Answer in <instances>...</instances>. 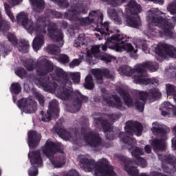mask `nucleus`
<instances>
[{
	"label": "nucleus",
	"mask_w": 176,
	"mask_h": 176,
	"mask_svg": "<svg viewBox=\"0 0 176 176\" xmlns=\"http://www.w3.org/2000/svg\"><path fill=\"white\" fill-rule=\"evenodd\" d=\"M16 20L30 34H32L34 31H36L37 35L33 40L32 44L33 49L35 52H38L43 46L45 43L44 36L46 35V30H47L50 38L58 44L57 47L54 45H48L47 47V52L50 54H57L60 53V47H63L64 45V40L63 39L64 35L61 30H57V26L56 25L50 23L47 18L44 20L40 18L36 24L34 25L32 21L28 19V14L24 12H21L16 15Z\"/></svg>",
	"instance_id": "nucleus-1"
},
{
	"label": "nucleus",
	"mask_w": 176,
	"mask_h": 176,
	"mask_svg": "<svg viewBox=\"0 0 176 176\" xmlns=\"http://www.w3.org/2000/svg\"><path fill=\"white\" fill-rule=\"evenodd\" d=\"M58 148V147L52 140H48L41 150H36L29 153L28 157L32 166L29 169V175H38V169L36 168L41 167L42 164H43V157L45 155L50 159L52 166L55 168L63 167L65 164V155L63 154L60 157L56 158L53 157Z\"/></svg>",
	"instance_id": "nucleus-2"
},
{
	"label": "nucleus",
	"mask_w": 176,
	"mask_h": 176,
	"mask_svg": "<svg viewBox=\"0 0 176 176\" xmlns=\"http://www.w3.org/2000/svg\"><path fill=\"white\" fill-rule=\"evenodd\" d=\"M125 131L126 133V135L122 138V142L125 144V148L131 151V155L133 157H135V162L138 166L145 168L148 163L144 158L140 157V155H144V151L141 148L135 146V140L133 139L131 136L127 135L128 134L133 135V133H135L138 137H140L142 132V125L136 122L128 121L125 126Z\"/></svg>",
	"instance_id": "nucleus-3"
},
{
	"label": "nucleus",
	"mask_w": 176,
	"mask_h": 176,
	"mask_svg": "<svg viewBox=\"0 0 176 176\" xmlns=\"http://www.w3.org/2000/svg\"><path fill=\"white\" fill-rule=\"evenodd\" d=\"M54 130L58 133L59 137L65 141H72L74 144H82L85 142L90 145L91 148H98L101 146V138L100 135L93 132L86 133V129H82L81 133H78V129H74L70 132H67L64 128L54 127Z\"/></svg>",
	"instance_id": "nucleus-4"
},
{
	"label": "nucleus",
	"mask_w": 176,
	"mask_h": 176,
	"mask_svg": "<svg viewBox=\"0 0 176 176\" xmlns=\"http://www.w3.org/2000/svg\"><path fill=\"white\" fill-rule=\"evenodd\" d=\"M165 17V19H163ZM148 34L155 36L160 35H171V30L175 23H171V20L166 19L165 14L160 11L151 10L148 11Z\"/></svg>",
	"instance_id": "nucleus-5"
},
{
	"label": "nucleus",
	"mask_w": 176,
	"mask_h": 176,
	"mask_svg": "<svg viewBox=\"0 0 176 176\" xmlns=\"http://www.w3.org/2000/svg\"><path fill=\"white\" fill-rule=\"evenodd\" d=\"M148 69L151 72H155L159 69V65L155 62L148 61L142 65H136L135 69H131L129 66H123L122 70L126 76H131L133 75L135 83H140V85H154V86L159 85V80L155 78H146L144 76L143 72L145 69Z\"/></svg>",
	"instance_id": "nucleus-6"
},
{
	"label": "nucleus",
	"mask_w": 176,
	"mask_h": 176,
	"mask_svg": "<svg viewBox=\"0 0 176 176\" xmlns=\"http://www.w3.org/2000/svg\"><path fill=\"white\" fill-rule=\"evenodd\" d=\"M78 160L84 171L91 172L94 170L96 176H117L116 173L113 171V168L109 165L107 159H101L98 164H96L94 160L85 155H79Z\"/></svg>",
	"instance_id": "nucleus-7"
},
{
	"label": "nucleus",
	"mask_w": 176,
	"mask_h": 176,
	"mask_svg": "<svg viewBox=\"0 0 176 176\" xmlns=\"http://www.w3.org/2000/svg\"><path fill=\"white\" fill-rule=\"evenodd\" d=\"M117 91L120 94V96H123L124 101L127 107H132V105H134L140 112L144 111V105L146 100L155 101V100H157V98L162 97V94L157 89H150L148 92L138 91L137 96L139 99H136L133 102L131 96H130L129 94L126 93L123 89L120 88Z\"/></svg>",
	"instance_id": "nucleus-8"
},
{
	"label": "nucleus",
	"mask_w": 176,
	"mask_h": 176,
	"mask_svg": "<svg viewBox=\"0 0 176 176\" xmlns=\"http://www.w3.org/2000/svg\"><path fill=\"white\" fill-rule=\"evenodd\" d=\"M80 13H87V8L83 7V5L77 1H73V5L72 6L71 10L69 11V16H70L72 19H74V20H78L81 25H87V24H90V23H93V21H94V19H98V16H101L100 12L92 11L89 12V17L81 19L78 18V16H79Z\"/></svg>",
	"instance_id": "nucleus-9"
},
{
	"label": "nucleus",
	"mask_w": 176,
	"mask_h": 176,
	"mask_svg": "<svg viewBox=\"0 0 176 176\" xmlns=\"http://www.w3.org/2000/svg\"><path fill=\"white\" fill-rule=\"evenodd\" d=\"M151 131L153 134H160L161 140H155L153 142V146L155 152L160 156L159 159L162 160V157H160L159 153L163 152L166 149V140H167L166 134L170 133V128L165 125H160L157 122H154Z\"/></svg>",
	"instance_id": "nucleus-10"
},
{
	"label": "nucleus",
	"mask_w": 176,
	"mask_h": 176,
	"mask_svg": "<svg viewBox=\"0 0 176 176\" xmlns=\"http://www.w3.org/2000/svg\"><path fill=\"white\" fill-rule=\"evenodd\" d=\"M141 12V6L134 0L129 1L126 8V25L132 28H138L141 25V19L138 13Z\"/></svg>",
	"instance_id": "nucleus-11"
},
{
	"label": "nucleus",
	"mask_w": 176,
	"mask_h": 176,
	"mask_svg": "<svg viewBox=\"0 0 176 176\" xmlns=\"http://www.w3.org/2000/svg\"><path fill=\"white\" fill-rule=\"evenodd\" d=\"M124 39V36L123 34L116 35V38L109 40L111 43V47L116 50V52H127V53H133L131 57L135 58L137 56L138 50H134V47L130 43H124L122 41Z\"/></svg>",
	"instance_id": "nucleus-12"
},
{
	"label": "nucleus",
	"mask_w": 176,
	"mask_h": 176,
	"mask_svg": "<svg viewBox=\"0 0 176 176\" xmlns=\"http://www.w3.org/2000/svg\"><path fill=\"white\" fill-rule=\"evenodd\" d=\"M155 52L162 58H166L167 56L175 58L176 49L165 43H159L155 49Z\"/></svg>",
	"instance_id": "nucleus-13"
},
{
	"label": "nucleus",
	"mask_w": 176,
	"mask_h": 176,
	"mask_svg": "<svg viewBox=\"0 0 176 176\" xmlns=\"http://www.w3.org/2000/svg\"><path fill=\"white\" fill-rule=\"evenodd\" d=\"M18 107L25 113H33L36 111V102L32 99L23 98L18 101Z\"/></svg>",
	"instance_id": "nucleus-14"
},
{
	"label": "nucleus",
	"mask_w": 176,
	"mask_h": 176,
	"mask_svg": "<svg viewBox=\"0 0 176 176\" xmlns=\"http://www.w3.org/2000/svg\"><path fill=\"white\" fill-rule=\"evenodd\" d=\"M103 102H105L109 107H114L121 111L124 109V104L122 102L119 96L116 95L111 96L109 94H104L103 95Z\"/></svg>",
	"instance_id": "nucleus-15"
},
{
	"label": "nucleus",
	"mask_w": 176,
	"mask_h": 176,
	"mask_svg": "<svg viewBox=\"0 0 176 176\" xmlns=\"http://www.w3.org/2000/svg\"><path fill=\"white\" fill-rule=\"evenodd\" d=\"M28 144L29 147L36 148V146L39 145V142H41V140L42 138L41 133H38V132L35 131H30L28 133Z\"/></svg>",
	"instance_id": "nucleus-16"
},
{
	"label": "nucleus",
	"mask_w": 176,
	"mask_h": 176,
	"mask_svg": "<svg viewBox=\"0 0 176 176\" xmlns=\"http://www.w3.org/2000/svg\"><path fill=\"white\" fill-rule=\"evenodd\" d=\"M93 75L95 76L96 79V82L98 85H101L104 80L102 78V76L104 75L106 78H112V74L109 73V70L104 69H94L91 70Z\"/></svg>",
	"instance_id": "nucleus-17"
},
{
	"label": "nucleus",
	"mask_w": 176,
	"mask_h": 176,
	"mask_svg": "<svg viewBox=\"0 0 176 176\" xmlns=\"http://www.w3.org/2000/svg\"><path fill=\"white\" fill-rule=\"evenodd\" d=\"M38 63H40V64H45L44 66H42V69H38L37 70L38 76H43L46 75V74L53 71V65L52 64V62L46 60V58H41L38 60Z\"/></svg>",
	"instance_id": "nucleus-18"
},
{
	"label": "nucleus",
	"mask_w": 176,
	"mask_h": 176,
	"mask_svg": "<svg viewBox=\"0 0 176 176\" xmlns=\"http://www.w3.org/2000/svg\"><path fill=\"white\" fill-rule=\"evenodd\" d=\"M162 160V168L166 173H168L170 170L168 168L171 167V164L174 167V171H176V158L173 155H165Z\"/></svg>",
	"instance_id": "nucleus-19"
},
{
	"label": "nucleus",
	"mask_w": 176,
	"mask_h": 176,
	"mask_svg": "<svg viewBox=\"0 0 176 176\" xmlns=\"http://www.w3.org/2000/svg\"><path fill=\"white\" fill-rule=\"evenodd\" d=\"M160 109L162 116H168V115H176V109L174 106L168 102H164L160 105Z\"/></svg>",
	"instance_id": "nucleus-20"
},
{
	"label": "nucleus",
	"mask_w": 176,
	"mask_h": 176,
	"mask_svg": "<svg viewBox=\"0 0 176 176\" xmlns=\"http://www.w3.org/2000/svg\"><path fill=\"white\" fill-rule=\"evenodd\" d=\"M56 96L63 101L69 100V98L72 97V89H71V88L60 87L56 90Z\"/></svg>",
	"instance_id": "nucleus-21"
},
{
	"label": "nucleus",
	"mask_w": 176,
	"mask_h": 176,
	"mask_svg": "<svg viewBox=\"0 0 176 176\" xmlns=\"http://www.w3.org/2000/svg\"><path fill=\"white\" fill-rule=\"evenodd\" d=\"M89 98H87V97L83 96V95L79 94L77 99L73 102V104L72 105V108L73 110L71 111V112H78V111L80 109L82 102H87Z\"/></svg>",
	"instance_id": "nucleus-22"
},
{
	"label": "nucleus",
	"mask_w": 176,
	"mask_h": 176,
	"mask_svg": "<svg viewBox=\"0 0 176 176\" xmlns=\"http://www.w3.org/2000/svg\"><path fill=\"white\" fill-rule=\"evenodd\" d=\"M95 123H96V124H101L106 134L107 138H108L109 140H113V137L109 136V134H112V132L111 131V130H112V126L111 124L108 123V122L107 121H101V120H97L96 118Z\"/></svg>",
	"instance_id": "nucleus-23"
},
{
	"label": "nucleus",
	"mask_w": 176,
	"mask_h": 176,
	"mask_svg": "<svg viewBox=\"0 0 176 176\" xmlns=\"http://www.w3.org/2000/svg\"><path fill=\"white\" fill-rule=\"evenodd\" d=\"M107 13L110 16V17H111V19L114 20L116 24H122V19H120V17L123 16V12H116V10H115L114 9L109 8L107 10Z\"/></svg>",
	"instance_id": "nucleus-24"
},
{
	"label": "nucleus",
	"mask_w": 176,
	"mask_h": 176,
	"mask_svg": "<svg viewBox=\"0 0 176 176\" xmlns=\"http://www.w3.org/2000/svg\"><path fill=\"white\" fill-rule=\"evenodd\" d=\"M133 164L130 160H127L124 164V170L128 173L130 176H137L138 175V169L135 167L130 166Z\"/></svg>",
	"instance_id": "nucleus-25"
},
{
	"label": "nucleus",
	"mask_w": 176,
	"mask_h": 176,
	"mask_svg": "<svg viewBox=\"0 0 176 176\" xmlns=\"http://www.w3.org/2000/svg\"><path fill=\"white\" fill-rule=\"evenodd\" d=\"M35 12H42L45 9V2L43 0H30Z\"/></svg>",
	"instance_id": "nucleus-26"
},
{
	"label": "nucleus",
	"mask_w": 176,
	"mask_h": 176,
	"mask_svg": "<svg viewBox=\"0 0 176 176\" xmlns=\"http://www.w3.org/2000/svg\"><path fill=\"white\" fill-rule=\"evenodd\" d=\"M89 38L86 37L85 34H79L78 38L76 40L74 46L75 47L85 46V45H87V43H89Z\"/></svg>",
	"instance_id": "nucleus-27"
},
{
	"label": "nucleus",
	"mask_w": 176,
	"mask_h": 176,
	"mask_svg": "<svg viewBox=\"0 0 176 176\" xmlns=\"http://www.w3.org/2000/svg\"><path fill=\"white\" fill-rule=\"evenodd\" d=\"M50 112H52L56 118H58V112L60 110L58 109V102L56 100H53L50 102L49 110Z\"/></svg>",
	"instance_id": "nucleus-28"
},
{
	"label": "nucleus",
	"mask_w": 176,
	"mask_h": 176,
	"mask_svg": "<svg viewBox=\"0 0 176 176\" xmlns=\"http://www.w3.org/2000/svg\"><path fill=\"white\" fill-rule=\"evenodd\" d=\"M39 116L43 122H50L53 118L57 119L54 113H52L50 110H48L45 115L43 114V111H41Z\"/></svg>",
	"instance_id": "nucleus-29"
},
{
	"label": "nucleus",
	"mask_w": 176,
	"mask_h": 176,
	"mask_svg": "<svg viewBox=\"0 0 176 176\" xmlns=\"http://www.w3.org/2000/svg\"><path fill=\"white\" fill-rule=\"evenodd\" d=\"M100 32L102 34V38H104V39H107V38L109 36V33H108L109 32V28L107 22H105L101 25Z\"/></svg>",
	"instance_id": "nucleus-30"
},
{
	"label": "nucleus",
	"mask_w": 176,
	"mask_h": 176,
	"mask_svg": "<svg viewBox=\"0 0 176 176\" xmlns=\"http://www.w3.org/2000/svg\"><path fill=\"white\" fill-rule=\"evenodd\" d=\"M166 93L168 96H173L175 102H176V87L171 84H167L166 85Z\"/></svg>",
	"instance_id": "nucleus-31"
},
{
	"label": "nucleus",
	"mask_w": 176,
	"mask_h": 176,
	"mask_svg": "<svg viewBox=\"0 0 176 176\" xmlns=\"http://www.w3.org/2000/svg\"><path fill=\"white\" fill-rule=\"evenodd\" d=\"M98 53H100V45H94L91 47L90 51H87V58L90 61V58H93V56H96Z\"/></svg>",
	"instance_id": "nucleus-32"
},
{
	"label": "nucleus",
	"mask_w": 176,
	"mask_h": 176,
	"mask_svg": "<svg viewBox=\"0 0 176 176\" xmlns=\"http://www.w3.org/2000/svg\"><path fill=\"white\" fill-rule=\"evenodd\" d=\"M85 89H88L89 90H91V89H94V82H93V77L91 76L88 75L85 78V83L84 84Z\"/></svg>",
	"instance_id": "nucleus-33"
},
{
	"label": "nucleus",
	"mask_w": 176,
	"mask_h": 176,
	"mask_svg": "<svg viewBox=\"0 0 176 176\" xmlns=\"http://www.w3.org/2000/svg\"><path fill=\"white\" fill-rule=\"evenodd\" d=\"M28 47H30V44H28V41H23L19 44V52H22V53H28Z\"/></svg>",
	"instance_id": "nucleus-34"
},
{
	"label": "nucleus",
	"mask_w": 176,
	"mask_h": 176,
	"mask_svg": "<svg viewBox=\"0 0 176 176\" xmlns=\"http://www.w3.org/2000/svg\"><path fill=\"white\" fill-rule=\"evenodd\" d=\"M56 74L58 76H59L60 78H62V79L65 80V82L66 83V85H71V81L68 80V78H67V75L65 74V73L63 69H57Z\"/></svg>",
	"instance_id": "nucleus-35"
},
{
	"label": "nucleus",
	"mask_w": 176,
	"mask_h": 176,
	"mask_svg": "<svg viewBox=\"0 0 176 176\" xmlns=\"http://www.w3.org/2000/svg\"><path fill=\"white\" fill-rule=\"evenodd\" d=\"M10 90L12 94H19V93L21 91V87L20 86L19 83H12Z\"/></svg>",
	"instance_id": "nucleus-36"
},
{
	"label": "nucleus",
	"mask_w": 176,
	"mask_h": 176,
	"mask_svg": "<svg viewBox=\"0 0 176 176\" xmlns=\"http://www.w3.org/2000/svg\"><path fill=\"white\" fill-rule=\"evenodd\" d=\"M2 19V14H1L0 12V30H2L3 31H8L9 28H10V23L6 21H1Z\"/></svg>",
	"instance_id": "nucleus-37"
},
{
	"label": "nucleus",
	"mask_w": 176,
	"mask_h": 176,
	"mask_svg": "<svg viewBox=\"0 0 176 176\" xmlns=\"http://www.w3.org/2000/svg\"><path fill=\"white\" fill-rule=\"evenodd\" d=\"M4 9L7 16H9L11 21L13 23L14 21V15H13V12L10 10V6L7 3H4Z\"/></svg>",
	"instance_id": "nucleus-38"
},
{
	"label": "nucleus",
	"mask_w": 176,
	"mask_h": 176,
	"mask_svg": "<svg viewBox=\"0 0 176 176\" xmlns=\"http://www.w3.org/2000/svg\"><path fill=\"white\" fill-rule=\"evenodd\" d=\"M104 39H106L107 41L104 45H102V50H103V52H105L107 50V47L113 49L111 45H112V43H111L109 41H112V39H116V35L112 36L111 38L107 37V38Z\"/></svg>",
	"instance_id": "nucleus-39"
},
{
	"label": "nucleus",
	"mask_w": 176,
	"mask_h": 176,
	"mask_svg": "<svg viewBox=\"0 0 176 176\" xmlns=\"http://www.w3.org/2000/svg\"><path fill=\"white\" fill-rule=\"evenodd\" d=\"M167 10L170 12V14H176V0L168 4Z\"/></svg>",
	"instance_id": "nucleus-40"
},
{
	"label": "nucleus",
	"mask_w": 176,
	"mask_h": 176,
	"mask_svg": "<svg viewBox=\"0 0 176 176\" xmlns=\"http://www.w3.org/2000/svg\"><path fill=\"white\" fill-rule=\"evenodd\" d=\"M104 2H107L112 6H119L123 3L126 0H102Z\"/></svg>",
	"instance_id": "nucleus-41"
},
{
	"label": "nucleus",
	"mask_w": 176,
	"mask_h": 176,
	"mask_svg": "<svg viewBox=\"0 0 176 176\" xmlns=\"http://www.w3.org/2000/svg\"><path fill=\"white\" fill-rule=\"evenodd\" d=\"M24 66L28 69V71H32V69L35 68V63H34V60H29L24 63Z\"/></svg>",
	"instance_id": "nucleus-42"
},
{
	"label": "nucleus",
	"mask_w": 176,
	"mask_h": 176,
	"mask_svg": "<svg viewBox=\"0 0 176 176\" xmlns=\"http://www.w3.org/2000/svg\"><path fill=\"white\" fill-rule=\"evenodd\" d=\"M71 76L74 83H79V82H80V73H72Z\"/></svg>",
	"instance_id": "nucleus-43"
},
{
	"label": "nucleus",
	"mask_w": 176,
	"mask_h": 176,
	"mask_svg": "<svg viewBox=\"0 0 176 176\" xmlns=\"http://www.w3.org/2000/svg\"><path fill=\"white\" fill-rule=\"evenodd\" d=\"M16 74L17 75V76H19V78H21L22 79L27 76V73L25 72V70L23 68L18 69L16 71Z\"/></svg>",
	"instance_id": "nucleus-44"
},
{
	"label": "nucleus",
	"mask_w": 176,
	"mask_h": 176,
	"mask_svg": "<svg viewBox=\"0 0 176 176\" xmlns=\"http://www.w3.org/2000/svg\"><path fill=\"white\" fill-rule=\"evenodd\" d=\"M58 60L63 64H67V63H69V58L65 54H61L58 57Z\"/></svg>",
	"instance_id": "nucleus-45"
},
{
	"label": "nucleus",
	"mask_w": 176,
	"mask_h": 176,
	"mask_svg": "<svg viewBox=\"0 0 176 176\" xmlns=\"http://www.w3.org/2000/svg\"><path fill=\"white\" fill-rule=\"evenodd\" d=\"M8 41L13 43V45H17V39H16V36L12 33H8L7 35Z\"/></svg>",
	"instance_id": "nucleus-46"
},
{
	"label": "nucleus",
	"mask_w": 176,
	"mask_h": 176,
	"mask_svg": "<svg viewBox=\"0 0 176 176\" xmlns=\"http://www.w3.org/2000/svg\"><path fill=\"white\" fill-rule=\"evenodd\" d=\"M35 97L38 100L40 105H41V107H43V104H45V98H43V96H42V94H41L36 93L35 94Z\"/></svg>",
	"instance_id": "nucleus-47"
},
{
	"label": "nucleus",
	"mask_w": 176,
	"mask_h": 176,
	"mask_svg": "<svg viewBox=\"0 0 176 176\" xmlns=\"http://www.w3.org/2000/svg\"><path fill=\"white\" fill-rule=\"evenodd\" d=\"M55 3H57V5H59V6H65L67 8L68 6V1L67 0H52Z\"/></svg>",
	"instance_id": "nucleus-48"
},
{
	"label": "nucleus",
	"mask_w": 176,
	"mask_h": 176,
	"mask_svg": "<svg viewBox=\"0 0 176 176\" xmlns=\"http://www.w3.org/2000/svg\"><path fill=\"white\" fill-rule=\"evenodd\" d=\"M80 63H81V60H79L78 59H74L69 63V67L70 68H74V67H78V65H79Z\"/></svg>",
	"instance_id": "nucleus-49"
},
{
	"label": "nucleus",
	"mask_w": 176,
	"mask_h": 176,
	"mask_svg": "<svg viewBox=\"0 0 176 176\" xmlns=\"http://www.w3.org/2000/svg\"><path fill=\"white\" fill-rule=\"evenodd\" d=\"M8 3L12 6H16V5H19L21 2H23V0H7Z\"/></svg>",
	"instance_id": "nucleus-50"
},
{
	"label": "nucleus",
	"mask_w": 176,
	"mask_h": 176,
	"mask_svg": "<svg viewBox=\"0 0 176 176\" xmlns=\"http://www.w3.org/2000/svg\"><path fill=\"white\" fill-rule=\"evenodd\" d=\"M53 176H58L57 175H54ZM67 176H79L78 171L75 170H71L67 173Z\"/></svg>",
	"instance_id": "nucleus-51"
},
{
	"label": "nucleus",
	"mask_w": 176,
	"mask_h": 176,
	"mask_svg": "<svg viewBox=\"0 0 176 176\" xmlns=\"http://www.w3.org/2000/svg\"><path fill=\"white\" fill-rule=\"evenodd\" d=\"M33 80H34V83L36 85H41V86H45V85H43V82H42V81L41 80H39V79H38L36 78H34L33 79Z\"/></svg>",
	"instance_id": "nucleus-52"
},
{
	"label": "nucleus",
	"mask_w": 176,
	"mask_h": 176,
	"mask_svg": "<svg viewBox=\"0 0 176 176\" xmlns=\"http://www.w3.org/2000/svg\"><path fill=\"white\" fill-rule=\"evenodd\" d=\"M144 151L146 152V153H151V152H152V148H151V146L146 145L144 147Z\"/></svg>",
	"instance_id": "nucleus-53"
},
{
	"label": "nucleus",
	"mask_w": 176,
	"mask_h": 176,
	"mask_svg": "<svg viewBox=\"0 0 176 176\" xmlns=\"http://www.w3.org/2000/svg\"><path fill=\"white\" fill-rule=\"evenodd\" d=\"M168 74H171L172 76H176V69L170 68Z\"/></svg>",
	"instance_id": "nucleus-54"
},
{
	"label": "nucleus",
	"mask_w": 176,
	"mask_h": 176,
	"mask_svg": "<svg viewBox=\"0 0 176 176\" xmlns=\"http://www.w3.org/2000/svg\"><path fill=\"white\" fill-rule=\"evenodd\" d=\"M101 60L106 61V63H111V57L103 56L102 58H101Z\"/></svg>",
	"instance_id": "nucleus-55"
},
{
	"label": "nucleus",
	"mask_w": 176,
	"mask_h": 176,
	"mask_svg": "<svg viewBox=\"0 0 176 176\" xmlns=\"http://www.w3.org/2000/svg\"><path fill=\"white\" fill-rule=\"evenodd\" d=\"M142 51L143 52H146V50H148V45H143L142 46Z\"/></svg>",
	"instance_id": "nucleus-56"
},
{
	"label": "nucleus",
	"mask_w": 176,
	"mask_h": 176,
	"mask_svg": "<svg viewBox=\"0 0 176 176\" xmlns=\"http://www.w3.org/2000/svg\"><path fill=\"white\" fill-rule=\"evenodd\" d=\"M56 89H57V85H54V88L50 89V91H51V93H54V91H56Z\"/></svg>",
	"instance_id": "nucleus-57"
},
{
	"label": "nucleus",
	"mask_w": 176,
	"mask_h": 176,
	"mask_svg": "<svg viewBox=\"0 0 176 176\" xmlns=\"http://www.w3.org/2000/svg\"><path fill=\"white\" fill-rule=\"evenodd\" d=\"M111 118L113 119V120H117V119H119V116H116V115H113Z\"/></svg>",
	"instance_id": "nucleus-58"
},
{
	"label": "nucleus",
	"mask_w": 176,
	"mask_h": 176,
	"mask_svg": "<svg viewBox=\"0 0 176 176\" xmlns=\"http://www.w3.org/2000/svg\"><path fill=\"white\" fill-rule=\"evenodd\" d=\"M173 133L176 135V126L173 129Z\"/></svg>",
	"instance_id": "nucleus-59"
},
{
	"label": "nucleus",
	"mask_w": 176,
	"mask_h": 176,
	"mask_svg": "<svg viewBox=\"0 0 176 176\" xmlns=\"http://www.w3.org/2000/svg\"><path fill=\"white\" fill-rule=\"evenodd\" d=\"M56 14H58V16H56V17H61L63 15L60 13L56 12Z\"/></svg>",
	"instance_id": "nucleus-60"
},
{
	"label": "nucleus",
	"mask_w": 176,
	"mask_h": 176,
	"mask_svg": "<svg viewBox=\"0 0 176 176\" xmlns=\"http://www.w3.org/2000/svg\"><path fill=\"white\" fill-rule=\"evenodd\" d=\"M116 32H120V31L119 30H117Z\"/></svg>",
	"instance_id": "nucleus-61"
},
{
	"label": "nucleus",
	"mask_w": 176,
	"mask_h": 176,
	"mask_svg": "<svg viewBox=\"0 0 176 176\" xmlns=\"http://www.w3.org/2000/svg\"><path fill=\"white\" fill-rule=\"evenodd\" d=\"M95 35H96V36H98V34H97V33H96Z\"/></svg>",
	"instance_id": "nucleus-62"
},
{
	"label": "nucleus",
	"mask_w": 176,
	"mask_h": 176,
	"mask_svg": "<svg viewBox=\"0 0 176 176\" xmlns=\"http://www.w3.org/2000/svg\"><path fill=\"white\" fill-rule=\"evenodd\" d=\"M16 101V99H14V102Z\"/></svg>",
	"instance_id": "nucleus-63"
}]
</instances>
